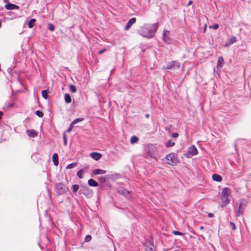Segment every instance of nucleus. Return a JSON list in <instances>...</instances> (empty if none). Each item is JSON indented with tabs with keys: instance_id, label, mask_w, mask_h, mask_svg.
Masks as SVG:
<instances>
[{
	"instance_id": "obj_1",
	"label": "nucleus",
	"mask_w": 251,
	"mask_h": 251,
	"mask_svg": "<svg viewBox=\"0 0 251 251\" xmlns=\"http://www.w3.org/2000/svg\"><path fill=\"white\" fill-rule=\"evenodd\" d=\"M158 28V24H146L141 27L139 30V34L146 38H151L153 37Z\"/></svg>"
},
{
	"instance_id": "obj_2",
	"label": "nucleus",
	"mask_w": 251,
	"mask_h": 251,
	"mask_svg": "<svg viewBox=\"0 0 251 251\" xmlns=\"http://www.w3.org/2000/svg\"><path fill=\"white\" fill-rule=\"evenodd\" d=\"M231 191L229 188L225 187L222 192L221 198L222 200L221 206L224 207L227 205L230 202L229 197L230 195Z\"/></svg>"
},
{
	"instance_id": "obj_3",
	"label": "nucleus",
	"mask_w": 251,
	"mask_h": 251,
	"mask_svg": "<svg viewBox=\"0 0 251 251\" xmlns=\"http://www.w3.org/2000/svg\"><path fill=\"white\" fill-rule=\"evenodd\" d=\"M68 190V188L62 183L60 182L56 184L55 191L58 195L65 194Z\"/></svg>"
},
{
	"instance_id": "obj_4",
	"label": "nucleus",
	"mask_w": 251,
	"mask_h": 251,
	"mask_svg": "<svg viewBox=\"0 0 251 251\" xmlns=\"http://www.w3.org/2000/svg\"><path fill=\"white\" fill-rule=\"evenodd\" d=\"M180 68V63L177 61H173L169 62L166 67H163L162 69L172 70Z\"/></svg>"
},
{
	"instance_id": "obj_5",
	"label": "nucleus",
	"mask_w": 251,
	"mask_h": 251,
	"mask_svg": "<svg viewBox=\"0 0 251 251\" xmlns=\"http://www.w3.org/2000/svg\"><path fill=\"white\" fill-rule=\"evenodd\" d=\"M167 163L170 165H173L176 161L175 155L174 153H171L168 154L166 157Z\"/></svg>"
},
{
	"instance_id": "obj_6",
	"label": "nucleus",
	"mask_w": 251,
	"mask_h": 251,
	"mask_svg": "<svg viewBox=\"0 0 251 251\" xmlns=\"http://www.w3.org/2000/svg\"><path fill=\"white\" fill-rule=\"evenodd\" d=\"M198 152L197 149L193 145L189 148L187 153V156L188 157H191L192 156L197 154Z\"/></svg>"
},
{
	"instance_id": "obj_7",
	"label": "nucleus",
	"mask_w": 251,
	"mask_h": 251,
	"mask_svg": "<svg viewBox=\"0 0 251 251\" xmlns=\"http://www.w3.org/2000/svg\"><path fill=\"white\" fill-rule=\"evenodd\" d=\"M118 193L120 195L124 196L127 199H129L131 196L130 191L126 190L123 187H120L118 188Z\"/></svg>"
},
{
	"instance_id": "obj_8",
	"label": "nucleus",
	"mask_w": 251,
	"mask_h": 251,
	"mask_svg": "<svg viewBox=\"0 0 251 251\" xmlns=\"http://www.w3.org/2000/svg\"><path fill=\"white\" fill-rule=\"evenodd\" d=\"M79 192L87 197L92 196V192L90 191L87 186H83L82 189L79 190Z\"/></svg>"
},
{
	"instance_id": "obj_9",
	"label": "nucleus",
	"mask_w": 251,
	"mask_h": 251,
	"mask_svg": "<svg viewBox=\"0 0 251 251\" xmlns=\"http://www.w3.org/2000/svg\"><path fill=\"white\" fill-rule=\"evenodd\" d=\"M170 32L167 30H164L163 35V39L167 43H171V39L170 38Z\"/></svg>"
},
{
	"instance_id": "obj_10",
	"label": "nucleus",
	"mask_w": 251,
	"mask_h": 251,
	"mask_svg": "<svg viewBox=\"0 0 251 251\" xmlns=\"http://www.w3.org/2000/svg\"><path fill=\"white\" fill-rule=\"evenodd\" d=\"M136 18H132L130 19L128 22H127V24L126 25L125 29L126 30H128L130 27L132 26V25H133L136 22Z\"/></svg>"
},
{
	"instance_id": "obj_11",
	"label": "nucleus",
	"mask_w": 251,
	"mask_h": 251,
	"mask_svg": "<svg viewBox=\"0 0 251 251\" xmlns=\"http://www.w3.org/2000/svg\"><path fill=\"white\" fill-rule=\"evenodd\" d=\"M90 156L95 160H99L102 157V155L100 153L93 152L91 153Z\"/></svg>"
},
{
	"instance_id": "obj_12",
	"label": "nucleus",
	"mask_w": 251,
	"mask_h": 251,
	"mask_svg": "<svg viewBox=\"0 0 251 251\" xmlns=\"http://www.w3.org/2000/svg\"><path fill=\"white\" fill-rule=\"evenodd\" d=\"M6 9L8 10L19 9V7L14 4L8 3L5 5Z\"/></svg>"
},
{
	"instance_id": "obj_13",
	"label": "nucleus",
	"mask_w": 251,
	"mask_h": 251,
	"mask_svg": "<svg viewBox=\"0 0 251 251\" xmlns=\"http://www.w3.org/2000/svg\"><path fill=\"white\" fill-rule=\"evenodd\" d=\"M26 133L30 138H34L37 136V134L34 130L28 129L26 130Z\"/></svg>"
},
{
	"instance_id": "obj_14",
	"label": "nucleus",
	"mask_w": 251,
	"mask_h": 251,
	"mask_svg": "<svg viewBox=\"0 0 251 251\" xmlns=\"http://www.w3.org/2000/svg\"><path fill=\"white\" fill-rule=\"evenodd\" d=\"M106 173V171L101 170V169H95L93 171V174L94 175H103V174H105Z\"/></svg>"
},
{
	"instance_id": "obj_15",
	"label": "nucleus",
	"mask_w": 251,
	"mask_h": 251,
	"mask_svg": "<svg viewBox=\"0 0 251 251\" xmlns=\"http://www.w3.org/2000/svg\"><path fill=\"white\" fill-rule=\"evenodd\" d=\"M88 184L90 186L97 187L98 186V183L93 179H90L88 181Z\"/></svg>"
},
{
	"instance_id": "obj_16",
	"label": "nucleus",
	"mask_w": 251,
	"mask_h": 251,
	"mask_svg": "<svg viewBox=\"0 0 251 251\" xmlns=\"http://www.w3.org/2000/svg\"><path fill=\"white\" fill-rule=\"evenodd\" d=\"M212 178L214 181L217 182H221L222 180V176L217 174H213L212 175Z\"/></svg>"
},
{
	"instance_id": "obj_17",
	"label": "nucleus",
	"mask_w": 251,
	"mask_h": 251,
	"mask_svg": "<svg viewBox=\"0 0 251 251\" xmlns=\"http://www.w3.org/2000/svg\"><path fill=\"white\" fill-rule=\"evenodd\" d=\"M52 160L55 166L58 165V155L57 153H54L52 156Z\"/></svg>"
},
{
	"instance_id": "obj_18",
	"label": "nucleus",
	"mask_w": 251,
	"mask_h": 251,
	"mask_svg": "<svg viewBox=\"0 0 251 251\" xmlns=\"http://www.w3.org/2000/svg\"><path fill=\"white\" fill-rule=\"evenodd\" d=\"M224 62V58L222 56H220L218 58V62H217V68H221L223 66V64Z\"/></svg>"
},
{
	"instance_id": "obj_19",
	"label": "nucleus",
	"mask_w": 251,
	"mask_h": 251,
	"mask_svg": "<svg viewBox=\"0 0 251 251\" xmlns=\"http://www.w3.org/2000/svg\"><path fill=\"white\" fill-rule=\"evenodd\" d=\"M65 100L67 103H69L71 102L72 99L71 96L69 94H66L65 95Z\"/></svg>"
},
{
	"instance_id": "obj_20",
	"label": "nucleus",
	"mask_w": 251,
	"mask_h": 251,
	"mask_svg": "<svg viewBox=\"0 0 251 251\" xmlns=\"http://www.w3.org/2000/svg\"><path fill=\"white\" fill-rule=\"evenodd\" d=\"M236 41V38L235 37H232L230 38V39L229 40L228 42L226 44V46H228L229 45H230L233 43H234Z\"/></svg>"
},
{
	"instance_id": "obj_21",
	"label": "nucleus",
	"mask_w": 251,
	"mask_h": 251,
	"mask_svg": "<svg viewBox=\"0 0 251 251\" xmlns=\"http://www.w3.org/2000/svg\"><path fill=\"white\" fill-rule=\"evenodd\" d=\"M35 21H36V19H31L28 22V27L30 28H31L32 27H33Z\"/></svg>"
},
{
	"instance_id": "obj_22",
	"label": "nucleus",
	"mask_w": 251,
	"mask_h": 251,
	"mask_svg": "<svg viewBox=\"0 0 251 251\" xmlns=\"http://www.w3.org/2000/svg\"><path fill=\"white\" fill-rule=\"evenodd\" d=\"M138 141V138L135 136H132L130 138V142L131 144L137 143Z\"/></svg>"
},
{
	"instance_id": "obj_23",
	"label": "nucleus",
	"mask_w": 251,
	"mask_h": 251,
	"mask_svg": "<svg viewBox=\"0 0 251 251\" xmlns=\"http://www.w3.org/2000/svg\"><path fill=\"white\" fill-rule=\"evenodd\" d=\"M243 210L242 209V203H240L239 206V208H238L237 216H240L241 214H243Z\"/></svg>"
},
{
	"instance_id": "obj_24",
	"label": "nucleus",
	"mask_w": 251,
	"mask_h": 251,
	"mask_svg": "<svg viewBox=\"0 0 251 251\" xmlns=\"http://www.w3.org/2000/svg\"><path fill=\"white\" fill-rule=\"evenodd\" d=\"M83 120V118H77L75 119L71 124V126H73L78 123V122H81Z\"/></svg>"
},
{
	"instance_id": "obj_25",
	"label": "nucleus",
	"mask_w": 251,
	"mask_h": 251,
	"mask_svg": "<svg viewBox=\"0 0 251 251\" xmlns=\"http://www.w3.org/2000/svg\"><path fill=\"white\" fill-rule=\"evenodd\" d=\"M69 90L72 93H75L76 91V89L74 85H70L69 86Z\"/></svg>"
},
{
	"instance_id": "obj_26",
	"label": "nucleus",
	"mask_w": 251,
	"mask_h": 251,
	"mask_svg": "<svg viewBox=\"0 0 251 251\" xmlns=\"http://www.w3.org/2000/svg\"><path fill=\"white\" fill-rule=\"evenodd\" d=\"M84 173V170L83 169H81L78 171L77 173V176L79 178H82L83 177V174Z\"/></svg>"
},
{
	"instance_id": "obj_27",
	"label": "nucleus",
	"mask_w": 251,
	"mask_h": 251,
	"mask_svg": "<svg viewBox=\"0 0 251 251\" xmlns=\"http://www.w3.org/2000/svg\"><path fill=\"white\" fill-rule=\"evenodd\" d=\"M146 251H154V245L152 243L150 244V246L147 247L146 249Z\"/></svg>"
},
{
	"instance_id": "obj_28",
	"label": "nucleus",
	"mask_w": 251,
	"mask_h": 251,
	"mask_svg": "<svg viewBox=\"0 0 251 251\" xmlns=\"http://www.w3.org/2000/svg\"><path fill=\"white\" fill-rule=\"evenodd\" d=\"M79 189V186L77 184L74 185L73 186V192L75 194Z\"/></svg>"
},
{
	"instance_id": "obj_29",
	"label": "nucleus",
	"mask_w": 251,
	"mask_h": 251,
	"mask_svg": "<svg viewBox=\"0 0 251 251\" xmlns=\"http://www.w3.org/2000/svg\"><path fill=\"white\" fill-rule=\"evenodd\" d=\"M42 97L45 99H48V91L47 90H43L42 91Z\"/></svg>"
},
{
	"instance_id": "obj_30",
	"label": "nucleus",
	"mask_w": 251,
	"mask_h": 251,
	"mask_svg": "<svg viewBox=\"0 0 251 251\" xmlns=\"http://www.w3.org/2000/svg\"><path fill=\"white\" fill-rule=\"evenodd\" d=\"M175 145V143L173 142L172 140H170L167 143V147H173Z\"/></svg>"
},
{
	"instance_id": "obj_31",
	"label": "nucleus",
	"mask_w": 251,
	"mask_h": 251,
	"mask_svg": "<svg viewBox=\"0 0 251 251\" xmlns=\"http://www.w3.org/2000/svg\"><path fill=\"white\" fill-rule=\"evenodd\" d=\"M35 114L37 116H38L40 118L43 117L44 115L43 113L39 110L36 111Z\"/></svg>"
},
{
	"instance_id": "obj_32",
	"label": "nucleus",
	"mask_w": 251,
	"mask_h": 251,
	"mask_svg": "<svg viewBox=\"0 0 251 251\" xmlns=\"http://www.w3.org/2000/svg\"><path fill=\"white\" fill-rule=\"evenodd\" d=\"M48 29L51 31H53L54 30V25L51 24H48Z\"/></svg>"
},
{
	"instance_id": "obj_33",
	"label": "nucleus",
	"mask_w": 251,
	"mask_h": 251,
	"mask_svg": "<svg viewBox=\"0 0 251 251\" xmlns=\"http://www.w3.org/2000/svg\"><path fill=\"white\" fill-rule=\"evenodd\" d=\"M75 166H76L75 163H71V164L68 165L66 166V169H72V168H74Z\"/></svg>"
},
{
	"instance_id": "obj_34",
	"label": "nucleus",
	"mask_w": 251,
	"mask_h": 251,
	"mask_svg": "<svg viewBox=\"0 0 251 251\" xmlns=\"http://www.w3.org/2000/svg\"><path fill=\"white\" fill-rule=\"evenodd\" d=\"M106 177L105 176H101L99 179V181H100V183H104L106 181Z\"/></svg>"
},
{
	"instance_id": "obj_35",
	"label": "nucleus",
	"mask_w": 251,
	"mask_h": 251,
	"mask_svg": "<svg viewBox=\"0 0 251 251\" xmlns=\"http://www.w3.org/2000/svg\"><path fill=\"white\" fill-rule=\"evenodd\" d=\"M209 28H213L215 30L219 28V25L218 24H214L213 25L210 26Z\"/></svg>"
},
{
	"instance_id": "obj_36",
	"label": "nucleus",
	"mask_w": 251,
	"mask_h": 251,
	"mask_svg": "<svg viewBox=\"0 0 251 251\" xmlns=\"http://www.w3.org/2000/svg\"><path fill=\"white\" fill-rule=\"evenodd\" d=\"M91 239H92L91 236L88 235L85 238V242H89L91 240Z\"/></svg>"
},
{
	"instance_id": "obj_37",
	"label": "nucleus",
	"mask_w": 251,
	"mask_h": 251,
	"mask_svg": "<svg viewBox=\"0 0 251 251\" xmlns=\"http://www.w3.org/2000/svg\"><path fill=\"white\" fill-rule=\"evenodd\" d=\"M173 234L176 235H183V233H182V232H180L179 231H174L173 232Z\"/></svg>"
},
{
	"instance_id": "obj_38",
	"label": "nucleus",
	"mask_w": 251,
	"mask_h": 251,
	"mask_svg": "<svg viewBox=\"0 0 251 251\" xmlns=\"http://www.w3.org/2000/svg\"><path fill=\"white\" fill-rule=\"evenodd\" d=\"M229 224H230L232 229L234 230H235L236 229V226H235V224L232 222H230L229 223Z\"/></svg>"
},
{
	"instance_id": "obj_39",
	"label": "nucleus",
	"mask_w": 251,
	"mask_h": 251,
	"mask_svg": "<svg viewBox=\"0 0 251 251\" xmlns=\"http://www.w3.org/2000/svg\"><path fill=\"white\" fill-rule=\"evenodd\" d=\"M63 141H64V145L65 146H66V145H67V137L65 134H64V135H63Z\"/></svg>"
},
{
	"instance_id": "obj_40",
	"label": "nucleus",
	"mask_w": 251,
	"mask_h": 251,
	"mask_svg": "<svg viewBox=\"0 0 251 251\" xmlns=\"http://www.w3.org/2000/svg\"><path fill=\"white\" fill-rule=\"evenodd\" d=\"M172 136L173 138H177L178 136V134L177 133H174Z\"/></svg>"
},
{
	"instance_id": "obj_41",
	"label": "nucleus",
	"mask_w": 251,
	"mask_h": 251,
	"mask_svg": "<svg viewBox=\"0 0 251 251\" xmlns=\"http://www.w3.org/2000/svg\"><path fill=\"white\" fill-rule=\"evenodd\" d=\"M73 126H71V125L70 126L69 128L67 129V132H71L72 131V128H73Z\"/></svg>"
},
{
	"instance_id": "obj_42",
	"label": "nucleus",
	"mask_w": 251,
	"mask_h": 251,
	"mask_svg": "<svg viewBox=\"0 0 251 251\" xmlns=\"http://www.w3.org/2000/svg\"><path fill=\"white\" fill-rule=\"evenodd\" d=\"M105 50H106V49H103L101 50H100L99 51V54H101L103 53Z\"/></svg>"
},
{
	"instance_id": "obj_43",
	"label": "nucleus",
	"mask_w": 251,
	"mask_h": 251,
	"mask_svg": "<svg viewBox=\"0 0 251 251\" xmlns=\"http://www.w3.org/2000/svg\"><path fill=\"white\" fill-rule=\"evenodd\" d=\"M208 216L209 217H210V218H213L214 217V214L213 213H209L208 214Z\"/></svg>"
},
{
	"instance_id": "obj_44",
	"label": "nucleus",
	"mask_w": 251,
	"mask_h": 251,
	"mask_svg": "<svg viewBox=\"0 0 251 251\" xmlns=\"http://www.w3.org/2000/svg\"><path fill=\"white\" fill-rule=\"evenodd\" d=\"M192 3V0H190L188 2V5H191V4Z\"/></svg>"
},
{
	"instance_id": "obj_45",
	"label": "nucleus",
	"mask_w": 251,
	"mask_h": 251,
	"mask_svg": "<svg viewBox=\"0 0 251 251\" xmlns=\"http://www.w3.org/2000/svg\"><path fill=\"white\" fill-rule=\"evenodd\" d=\"M2 115V112L0 111V119H1V118Z\"/></svg>"
},
{
	"instance_id": "obj_46",
	"label": "nucleus",
	"mask_w": 251,
	"mask_h": 251,
	"mask_svg": "<svg viewBox=\"0 0 251 251\" xmlns=\"http://www.w3.org/2000/svg\"><path fill=\"white\" fill-rule=\"evenodd\" d=\"M206 25H205L204 28V32L206 31Z\"/></svg>"
},
{
	"instance_id": "obj_47",
	"label": "nucleus",
	"mask_w": 251,
	"mask_h": 251,
	"mask_svg": "<svg viewBox=\"0 0 251 251\" xmlns=\"http://www.w3.org/2000/svg\"><path fill=\"white\" fill-rule=\"evenodd\" d=\"M145 116H146V118H149V114H146Z\"/></svg>"
},
{
	"instance_id": "obj_48",
	"label": "nucleus",
	"mask_w": 251,
	"mask_h": 251,
	"mask_svg": "<svg viewBox=\"0 0 251 251\" xmlns=\"http://www.w3.org/2000/svg\"><path fill=\"white\" fill-rule=\"evenodd\" d=\"M201 229H203V227H202V226H201Z\"/></svg>"
},
{
	"instance_id": "obj_49",
	"label": "nucleus",
	"mask_w": 251,
	"mask_h": 251,
	"mask_svg": "<svg viewBox=\"0 0 251 251\" xmlns=\"http://www.w3.org/2000/svg\"><path fill=\"white\" fill-rule=\"evenodd\" d=\"M179 251V250H175V251Z\"/></svg>"
},
{
	"instance_id": "obj_50",
	"label": "nucleus",
	"mask_w": 251,
	"mask_h": 251,
	"mask_svg": "<svg viewBox=\"0 0 251 251\" xmlns=\"http://www.w3.org/2000/svg\"><path fill=\"white\" fill-rule=\"evenodd\" d=\"M150 156L152 157V155H150Z\"/></svg>"
},
{
	"instance_id": "obj_51",
	"label": "nucleus",
	"mask_w": 251,
	"mask_h": 251,
	"mask_svg": "<svg viewBox=\"0 0 251 251\" xmlns=\"http://www.w3.org/2000/svg\"><path fill=\"white\" fill-rule=\"evenodd\" d=\"M7 0H4V1H6Z\"/></svg>"
}]
</instances>
